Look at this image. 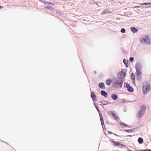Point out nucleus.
I'll use <instances>...</instances> for the list:
<instances>
[{
    "mask_svg": "<svg viewBox=\"0 0 151 151\" xmlns=\"http://www.w3.org/2000/svg\"><path fill=\"white\" fill-rule=\"evenodd\" d=\"M140 42L144 45H147L151 43V39L148 35L142 36L140 38Z\"/></svg>",
    "mask_w": 151,
    "mask_h": 151,
    "instance_id": "f257e3e1",
    "label": "nucleus"
},
{
    "mask_svg": "<svg viewBox=\"0 0 151 151\" xmlns=\"http://www.w3.org/2000/svg\"><path fill=\"white\" fill-rule=\"evenodd\" d=\"M113 81L114 83V86L115 88L119 89L122 88L123 83V80L116 78L113 79Z\"/></svg>",
    "mask_w": 151,
    "mask_h": 151,
    "instance_id": "f03ea898",
    "label": "nucleus"
},
{
    "mask_svg": "<svg viewBox=\"0 0 151 151\" xmlns=\"http://www.w3.org/2000/svg\"><path fill=\"white\" fill-rule=\"evenodd\" d=\"M142 88V92L145 95H146L150 90L149 84L147 82H144L143 83Z\"/></svg>",
    "mask_w": 151,
    "mask_h": 151,
    "instance_id": "7ed1b4c3",
    "label": "nucleus"
},
{
    "mask_svg": "<svg viewBox=\"0 0 151 151\" xmlns=\"http://www.w3.org/2000/svg\"><path fill=\"white\" fill-rule=\"evenodd\" d=\"M127 73L126 70L123 69L121 71L119 72L117 74V78H119L121 80H123V79L125 77Z\"/></svg>",
    "mask_w": 151,
    "mask_h": 151,
    "instance_id": "20e7f679",
    "label": "nucleus"
},
{
    "mask_svg": "<svg viewBox=\"0 0 151 151\" xmlns=\"http://www.w3.org/2000/svg\"><path fill=\"white\" fill-rule=\"evenodd\" d=\"M111 145L114 147H122L124 146V145L122 144H120L119 142L112 141L111 142Z\"/></svg>",
    "mask_w": 151,
    "mask_h": 151,
    "instance_id": "39448f33",
    "label": "nucleus"
},
{
    "mask_svg": "<svg viewBox=\"0 0 151 151\" xmlns=\"http://www.w3.org/2000/svg\"><path fill=\"white\" fill-rule=\"evenodd\" d=\"M124 85L127 88L128 91L130 92H132L134 91V89L129 84L125 82L124 83Z\"/></svg>",
    "mask_w": 151,
    "mask_h": 151,
    "instance_id": "423d86ee",
    "label": "nucleus"
},
{
    "mask_svg": "<svg viewBox=\"0 0 151 151\" xmlns=\"http://www.w3.org/2000/svg\"><path fill=\"white\" fill-rule=\"evenodd\" d=\"M108 114L110 115H111L112 117L115 120H116L118 119V117L114 113H113L112 111H109L108 112Z\"/></svg>",
    "mask_w": 151,
    "mask_h": 151,
    "instance_id": "0eeeda50",
    "label": "nucleus"
},
{
    "mask_svg": "<svg viewBox=\"0 0 151 151\" xmlns=\"http://www.w3.org/2000/svg\"><path fill=\"white\" fill-rule=\"evenodd\" d=\"M136 70H140L142 68V65L139 63H137L135 66Z\"/></svg>",
    "mask_w": 151,
    "mask_h": 151,
    "instance_id": "6e6552de",
    "label": "nucleus"
},
{
    "mask_svg": "<svg viewBox=\"0 0 151 151\" xmlns=\"http://www.w3.org/2000/svg\"><path fill=\"white\" fill-rule=\"evenodd\" d=\"M144 114L145 113L139 110L138 112L137 117L139 118L142 117L144 115Z\"/></svg>",
    "mask_w": 151,
    "mask_h": 151,
    "instance_id": "1a4fd4ad",
    "label": "nucleus"
},
{
    "mask_svg": "<svg viewBox=\"0 0 151 151\" xmlns=\"http://www.w3.org/2000/svg\"><path fill=\"white\" fill-rule=\"evenodd\" d=\"M100 119L101 120V124H102V128H103V125H104V122L103 120V116L101 114H100Z\"/></svg>",
    "mask_w": 151,
    "mask_h": 151,
    "instance_id": "9d476101",
    "label": "nucleus"
},
{
    "mask_svg": "<svg viewBox=\"0 0 151 151\" xmlns=\"http://www.w3.org/2000/svg\"><path fill=\"white\" fill-rule=\"evenodd\" d=\"M140 110L144 113H145L146 110V106L144 105H142L141 106Z\"/></svg>",
    "mask_w": 151,
    "mask_h": 151,
    "instance_id": "9b49d317",
    "label": "nucleus"
},
{
    "mask_svg": "<svg viewBox=\"0 0 151 151\" xmlns=\"http://www.w3.org/2000/svg\"><path fill=\"white\" fill-rule=\"evenodd\" d=\"M131 30L133 33H136L138 32V30L134 27H131Z\"/></svg>",
    "mask_w": 151,
    "mask_h": 151,
    "instance_id": "f8f14e48",
    "label": "nucleus"
},
{
    "mask_svg": "<svg viewBox=\"0 0 151 151\" xmlns=\"http://www.w3.org/2000/svg\"><path fill=\"white\" fill-rule=\"evenodd\" d=\"M91 97L93 99V100H95L96 98V96L93 92H91Z\"/></svg>",
    "mask_w": 151,
    "mask_h": 151,
    "instance_id": "ddd939ff",
    "label": "nucleus"
},
{
    "mask_svg": "<svg viewBox=\"0 0 151 151\" xmlns=\"http://www.w3.org/2000/svg\"><path fill=\"white\" fill-rule=\"evenodd\" d=\"M110 13L109 10L108 9H105L102 12L101 14H107Z\"/></svg>",
    "mask_w": 151,
    "mask_h": 151,
    "instance_id": "4468645a",
    "label": "nucleus"
},
{
    "mask_svg": "<svg viewBox=\"0 0 151 151\" xmlns=\"http://www.w3.org/2000/svg\"><path fill=\"white\" fill-rule=\"evenodd\" d=\"M101 94L105 97H106L107 96V93L106 92L103 91H101Z\"/></svg>",
    "mask_w": 151,
    "mask_h": 151,
    "instance_id": "2eb2a0df",
    "label": "nucleus"
},
{
    "mask_svg": "<svg viewBox=\"0 0 151 151\" xmlns=\"http://www.w3.org/2000/svg\"><path fill=\"white\" fill-rule=\"evenodd\" d=\"M117 95L113 93L111 94V97L114 100L117 99Z\"/></svg>",
    "mask_w": 151,
    "mask_h": 151,
    "instance_id": "dca6fc26",
    "label": "nucleus"
},
{
    "mask_svg": "<svg viewBox=\"0 0 151 151\" xmlns=\"http://www.w3.org/2000/svg\"><path fill=\"white\" fill-rule=\"evenodd\" d=\"M112 81L111 79L109 78L106 81V83L107 85L109 86Z\"/></svg>",
    "mask_w": 151,
    "mask_h": 151,
    "instance_id": "f3484780",
    "label": "nucleus"
},
{
    "mask_svg": "<svg viewBox=\"0 0 151 151\" xmlns=\"http://www.w3.org/2000/svg\"><path fill=\"white\" fill-rule=\"evenodd\" d=\"M99 87L102 88H105L104 84L103 83H101L99 84Z\"/></svg>",
    "mask_w": 151,
    "mask_h": 151,
    "instance_id": "a211bd4d",
    "label": "nucleus"
},
{
    "mask_svg": "<svg viewBox=\"0 0 151 151\" xmlns=\"http://www.w3.org/2000/svg\"><path fill=\"white\" fill-rule=\"evenodd\" d=\"M123 62L126 65L127 67H128V61L126 59H124L123 60Z\"/></svg>",
    "mask_w": 151,
    "mask_h": 151,
    "instance_id": "6ab92c4d",
    "label": "nucleus"
},
{
    "mask_svg": "<svg viewBox=\"0 0 151 151\" xmlns=\"http://www.w3.org/2000/svg\"><path fill=\"white\" fill-rule=\"evenodd\" d=\"M138 141L139 144H142L143 142V140L142 138L139 137L138 139Z\"/></svg>",
    "mask_w": 151,
    "mask_h": 151,
    "instance_id": "aec40b11",
    "label": "nucleus"
},
{
    "mask_svg": "<svg viewBox=\"0 0 151 151\" xmlns=\"http://www.w3.org/2000/svg\"><path fill=\"white\" fill-rule=\"evenodd\" d=\"M101 103L103 105H106L108 104V102L105 100H102L101 102Z\"/></svg>",
    "mask_w": 151,
    "mask_h": 151,
    "instance_id": "412c9836",
    "label": "nucleus"
},
{
    "mask_svg": "<svg viewBox=\"0 0 151 151\" xmlns=\"http://www.w3.org/2000/svg\"><path fill=\"white\" fill-rule=\"evenodd\" d=\"M43 3L46 5H52L53 4L50 2H49L46 1H44L43 2Z\"/></svg>",
    "mask_w": 151,
    "mask_h": 151,
    "instance_id": "4be33fe9",
    "label": "nucleus"
},
{
    "mask_svg": "<svg viewBox=\"0 0 151 151\" xmlns=\"http://www.w3.org/2000/svg\"><path fill=\"white\" fill-rule=\"evenodd\" d=\"M136 73L138 76H139L141 74L140 70H136Z\"/></svg>",
    "mask_w": 151,
    "mask_h": 151,
    "instance_id": "5701e85b",
    "label": "nucleus"
},
{
    "mask_svg": "<svg viewBox=\"0 0 151 151\" xmlns=\"http://www.w3.org/2000/svg\"><path fill=\"white\" fill-rule=\"evenodd\" d=\"M131 77V79H132L133 80H134L135 79V76L134 73H133L132 74Z\"/></svg>",
    "mask_w": 151,
    "mask_h": 151,
    "instance_id": "b1692460",
    "label": "nucleus"
},
{
    "mask_svg": "<svg viewBox=\"0 0 151 151\" xmlns=\"http://www.w3.org/2000/svg\"><path fill=\"white\" fill-rule=\"evenodd\" d=\"M94 103V105H95V107L96 108V109H97V110L98 111L99 113L100 114V111L99 110L98 107H97V105H96L95 104V103Z\"/></svg>",
    "mask_w": 151,
    "mask_h": 151,
    "instance_id": "393cba45",
    "label": "nucleus"
},
{
    "mask_svg": "<svg viewBox=\"0 0 151 151\" xmlns=\"http://www.w3.org/2000/svg\"><path fill=\"white\" fill-rule=\"evenodd\" d=\"M140 4L142 5H148V4H150V3H149V2H146L145 3L141 4Z\"/></svg>",
    "mask_w": 151,
    "mask_h": 151,
    "instance_id": "a878e982",
    "label": "nucleus"
},
{
    "mask_svg": "<svg viewBox=\"0 0 151 151\" xmlns=\"http://www.w3.org/2000/svg\"><path fill=\"white\" fill-rule=\"evenodd\" d=\"M125 30L124 28H122L121 30V32L122 33H124L125 32Z\"/></svg>",
    "mask_w": 151,
    "mask_h": 151,
    "instance_id": "bb28decb",
    "label": "nucleus"
},
{
    "mask_svg": "<svg viewBox=\"0 0 151 151\" xmlns=\"http://www.w3.org/2000/svg\"><path fill=\"white\" fill-rule=\"evenodd\" d=\"M134 58L132 57H131L129 58V60L131 62L132 61L134 60Z\"/></svg>",
    "mask_w": 151,
    "mask_h": 151,
    "instance_id": "cd10ccee",
    "label": "nucleus"
},
{
    "mask_svg": "<svg viewBox=\"0 0 151 151\" xmlns=\"http://www.w3.org/2000/svg\"><path fill=\"white\" fill-rule=\"evenodd\" d=\"M132 130L131 129H129L128 130H125V131L127 132H132Z\"/></svg>",
    "mask_w": 151,
    "mask_h": 151,
    "instance_id": "c85d7f7f",
    "label": "nucleus"
},
{
    "mask_svg": "<svg viewBox=\"0 0 151 151\" xmlns=\"http://www.w3.org/2000/svg\"><path fill=\"white\" fill-rule=\"evenodd\" d=\"M124 123L123 122H121L120 124V125L122 127H124Z\"/></svg>",
    "mask_w": 151,
    "mask_h": 151,
    "instance_id": "c756f323",
    "label": "nucleus"
},
{
    "mask_svg": "<svg viewBox=\"0 0 151 151\" xmlns=\"http://www.w3.org/2000/svg\"><path fill=\"white\" fill-rule=\"evenodd\" d=\"M45 8H47L48 9H50L51 8V7L50 6H47L45 7Z\"/></svg>",
    "mask_w": 151,
    "mask_h": 151,
    "instance_id": "7c9ffc66",
    "label": "nucleus"
},
{
    "mask_svg": "<svg viewBox=\"0 0 151 151\" xmlns=\"http://www.w3.org/2000/svg\"><path fill=\"white\" fill-rule=\"evenodd\" d=\"M108 133L109 134H112V132L110 131H108Z\"/></svg>",
    "mask_w": 151,
    "mask_h": 151,
    "instance_id": "2f4dec72",
    "label": "nucleus"
},
{
    "mask_svg": "<svg viewBox=\"0 0 151 151\" xmlns=\"http://www.w3.org/2000/svg\"><path fill=\"white\" fill-rule=\"evenodd\" d=\"M127 124H124V127H127Z\"/></svg>",
    "mask_w": 151,
    "mask_h": 151,
    "instance_id": "473e14b6",
    "label": "nucleus"
},
{
    "mask_svg": "<svg viewBox=\"0 0 151 151\" xmlns=\"http://www.w3.org/2000/svg\"><path fill=\"white\" fill-rule=\"evenodd\" d=\"M147 8H151V6H147Z\"/></svg>",
    "mask_w": 151,
    "mask_h": 151,
    "instance_id": "72a5a7b5",
    "label": "nucleus"
},
{
    "mask_svg": "<svg viewBox=\"0 0 151 151\" xmlns=\"http://www.w3.org/2000/svg\"><path fill=\"white\" fill-rule=\"evenodd\" d=\"M3 7H2L0 5V9H1L3 8Z\"/></svg>",
    "mask_w": 151,
    "mask_h": 151,
    "instance_id": "f704fd0d",
    "label": "nucleus"
},
{
    "mask_svg": "<svg viewBox=\"0 0 151 151\" xmlns=\"http://www.w3.org/2000/svg\"><path fill=\"white\" fill-rule=\"evenodd\" d=\"M135 7L139 8V6H135Z\"/></svg>",
    "mask_w": 151,
    "mask_h": 151,
    "instance_id": "c9c22d12",
    "label": "nucleus"
},
{
    "mask_svg": "<svg viewBox=\"0 0 151 151\" xmlns=\"http://www.w3.org/2000/svg\"><path fill=\"white\" fill-rule=\"evenodd\" d=\"M39 1H40L41 2H43V1L42 0H39Z\"/></svg>",
    "mask_w": 151,
    "mask_h": 151,
    "instance_id": "e433bc0d",
    "label": "nucleus"
},
{
    "mask_svg": "<svg viewBox=\"0 0 151 151\" xmlns=\"http://www.w3.org/2000/svg\"><path fill=\"white\" fill-rule=\"evenodd\" d=\"M140 151H147V150H141Z\"/></svg>",
    "mask_w": 151,
    "mask_h": 151,
    "instance_id": "4c0bfd02",
    "label": "nucleus"
},
{
    "mask_svg": "<svg viewBox=\"0 0 151 151\" xmlns=\"http://www.w3.org/2000/svg\"><path fill=\"white\" fill-rule=\"evenodd\" d=\"M94 72L95 73V74L96 73V71H94Z\"/></svg>",
    "mask_w": 151,
    "mask_h": 151,
    "instance_id": "58836bf2",
    "label": "nucleus"
},
{
    "mask_svg": "<svg viewBox=\"0 0 151 151\" xmlns=\"http://www.w3.org/2000/svg\"><path fill=\"white\" fill-rule=\"evenodd\" d=\"M104 126H105V125H103V127H104Z\"/></svg>",
    "mask_w": 151,
    "mask_h": 151,
    "instance_id": "ea45409f",
    "label": "nucleus"
},
{
    "mask_svg": "<svg viewBox=\"0 0 151 151\" xmlns=\"http://www.w3.org/2000/svg\"><path fill=\"white\" fill-rule=\"evenodd\" d=\"M127 151H131L130 150H128Z\"/></svg>",
    "mask_w": 151,
    "mask_h": 151,
    "instance_id": "a19ab883",
    "label": "nucleus"
},
{
    "mask_svg": "<svg viewBox=\"0 0 151 151\" xmlns=\"http://www.w3.org/2000/svg\"><path fill=\"white\" fill-rule=\"evenodd\" d=\"M150 4H151V3H150Z\"/></svg>",
    "mask_w": 151,
    "mask_h": 151,
    "instance_id": "79ce46f5",
    "label": "nucleus"
}]
</instances>
